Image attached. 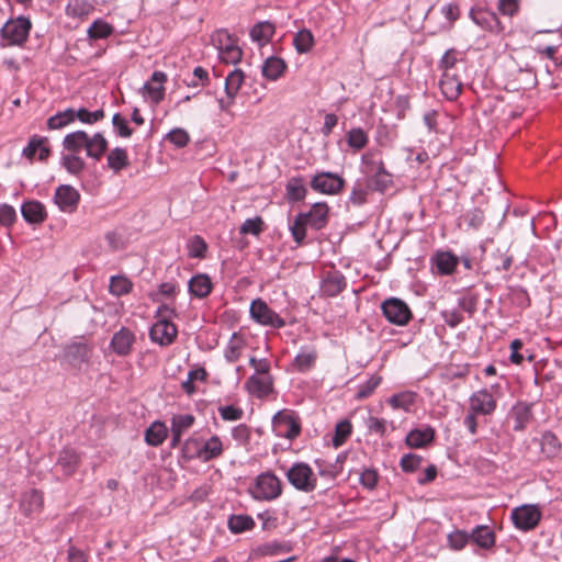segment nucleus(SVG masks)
Masks as SVG:
<instances>
[{"label":"nucleus","mask_w":562,"mask_h":562,"mask_svg":"<svg viewBox=\"0 0 562 562\" xmlns=\"http://www.w3.org/2000/svg\"><path fill=\"white\" fill-rule=\"evenodd\" d=\"M541 510L538 505L525 504L512 510L515 527L522 531L535 529L541 520Z\"/></svg>","instance_id":"423d86ee"},{"label":"nucleus","mask_w":562,"mask_h":562,"mask_svg":"<svg viewBox=\"0 0 562 562\" xmlns=\"http://www.w3.org/2000/svg\"><path fill=\"white\" fill-rule=\"evenodd\" d=\"M225 35L227 36L228 43L221 48L220 58L226 64L235 65L241 59L243 52L237 45L231 42L228 34L225 33Z\"/></svg>","instance_id":"a19ab883"},{"label":"nucleus","mask_w":562,"mask_h":562,"mask_svg":"<svg viewBox=\"0 0 562 562\" xmlns=\"http://www.w3.org/2000/svg\"><path fill=\"white\" fill-rule=\"evenodd\" d=\"M285 475L290 484L297 491L310 493L317 486V476L307 463H294Z\"/></svg>","instance_id":"39448f33"},{"label":"nucleus","mask_w":562,"mask_h":562,"mask_svg":"<svg viewBox=\"0 0 562 562\" xmlns=\"http://www.w3.org/2000/svg\"><path fill=\"white\" fill-rule=\"evenodd\" d=\"M74 122V109L69 108L64 111L57 112L55 115L47 120V128L61 130Z\"/></svg>","instance_id":"e433bc0d"},{"label":"nucleus","mask_w":562,"mask_h":562,"mask_svg":"<svg viewBox=\"0 0 562 562\" xmlns=\"http://www.w3.org/2000/svg\"><path fill=\"white\" fill-rule=\"evenodd\" d=\"M416 398V394L413 392H402L398 394H394L390 397L389 404L394 409H403L408 412L411 407L414 405Z\"/></svg>","instance_id":"37998d69"},{"label":"nucleus","mask_w":562,"mask_h":562,"mask_svg":"<svg viewBox=\"0 0 562 562\" xmlns=\"http://www.w3.org/2000/svg\"><path fill=\"white\" fill-rule=\"evenodd\" d=\"M112 124L119 136L127 138L133 134V130L128 126L127 121L120 114L115 113L112 117Z\"/></svg>","instance_id":"e2e57ef3"},{"label":"nucleus","mask_w":562,"mask_h":562,"mask_svg":"<svg viewBox=\"0 0 562 562\" xmlns=\"http://www.w3.org/2000/svg\"><path fill=\"white\" fill-rule=\"evenodd\" d=\"M43 143H48V138L44 136L33 135L26 147L23 148L22 154L27 159L32 160L34 156L38 153L40 147Z\"/></svg>","instance_id":"13d9d810"},{"label":"nucleus","mask_w":562,"mask_h":562,"mask_svg":"<svg viewBox=\"0 0 562 562\" xmlns=\"http://www.w3.org/2000/svg\"><path fill=\"white\" fill-rule=\"evenodd\" d=\"M308 226L319 231L326 226L328 220V206L326 203H315L306 213H300Z\"/></svg>","instance_id":"2eb2a0df"},{"label":"nucleus","mask_w":562,"mask_h":562,"mask_svg":"<svg viewBox=\"0 0 562 562\" xmlns=\"http://www.w3.org/2000/svg\"><path fill=\"white\" fill-rule=\"evenodd\" d=\"M263 229V221L261 217L257 216L255 218L246 220L240 226V234L247 235L251 234L258 236Z\"/></svg>","instance_id":"bf43d9fd"},{"label":"nucleus","mask_w":562,"mask_h":562,"mask_svg":"<svg viewBox=\"0 0 562 562\" xmlns=\"http://www.w3.org/2000/svg\"><path fill=\"white\" fill-rule=\"evenodd\" d=\"M89 355L90 348L83 342H72L65 348L66 360L75 367H79L87 362Z\"/></svg>","instance_id":"412c9836"},{"label":"nucleus","mask_w":562,"mask_h":562,"mask_svg":"<svg viewBox=\"0 0 562 562\" xmlns=\"http://www.w3.org/2000/svg\"><path fill=\"white\" fill-rule=\"evenodd\" d=\"M510 416L514 418V430L521 431L532 418L531 405L526 402H519L513 406Z\"/></svg>","instance_id":"393cba45"},{"label":"nucleus","mask_w":562,"mask_h":562,"mask_svg":"<svg viewBox=\"0 0 562 562\" xmlns=\"http://www.w3.org/2000/svg\"><path fill=\"white\" fill-rule=\"evenodd\" d=\"M218 413L222 419L227 422H236L243 418L244 411L234 405H226L218 407Z\"/></svg>","instance_id":"680f3d73"},{"label":"nucleus","mask_w":562,"mask_h":562,"mask_svg":"<svg viewBox=\"0 0 562 562\" xmlns=\"http://www.w3.org/2000/svg\"><path fill=\"white\" fill-rule=\"evenodd\" d=\"M31 30V21L24 16L9 20L2 25V40H7L10 45L22 44Z\"/></svg>","instance_id":"1a4fd4ad"},{"label":"nucleus","mask_w":562,"mask_h":562,"mask_svg":"<svg viewBox=\"0 0 562 562\" xmlns=\"http://www.w3.org/2000/svg\"><path fill=\"white\" fill-rule=\"evenodd\" d=\"M223 453V442L218 436H212L204 442H201V448L195 451L198 459L207 462L218 458Z\"/></svg>","instance_id":"aec40b11"},{"label":"nucleus","mask_w":562,"mask_h":562,"mask_svg":"<svg viewBox=\"0 0 562 562\" xmlns=\"http://www.w3.org/2000/svg\"><path fill=\"white\" fill-rule=\"evenodd\" d=\"M306 188L302 178H292L286 184V196L291 202H297L305 198Z\"/></svg>","instance_id":"79ce46f5"},{"label":"nucleus","mask_w":562,"mask_h":562,"mask_svg":"<svg viewBox=\"0 0 562 562\" xmlns=\"http://www.w3.org/2000/svg\"><path fill=\"white\" fill-rule=\"evenodd\" d=\"M113 26L103 20H95L88 30V35L93 40L106 38L113 33Z\"/></svg>","instance_id":"de8ad7c7"},{"label":"nucleus","mask_w":562,"mask_h":562,"mask_svg":"<svg viewBox=\"0 0 562 562\" xmlns=\"http://www.w3.org/2000/svg\"><path fill=\"white\" fill-rule=\"evenodd\" d=\"M134 340L135 337L131 330L127 328H121L114 334L111 340V347L119 356H126L130 353Z\"/></svg>","instance_id":"5701e85b"},{"label":"nucleus","mask_w":562,"mask_h":562,"mask_svg":"<svg viewBox=\"0 0 562 562\" xmlns=\"http://www.w3.org/2000/svg\"><path fill=\"white\" fill-rule=\"evenodd\" d=\"M386 424L387 423L385 419H381V418H378L374 416H369L366 419V425H367L368 429L374 434L380 435V436H384V434L386 431Z\"/></svg>","instance_id":"774afa93"},{"label":"nucleus","mask_w":562,"mask_h":562,"mask_svg":"<svg viewBox=\"0 0 562 562\" xmlns=\"http://www.w3.org/2000/svg\"><path fill=\"white\" fill-rule=\"evenodd\" d=\"M171 314H173V308L166 304L161 305L157 311V316L160 318L150 328V339L160 346L172 344L177 337L178 331L176 325L167 319Z\"/></svg>","instance_id":"7ed1b4c3"},{"label":"nucleus","mask_w":562,"mask_h":562,"mask_svg":"<svg viewBox=\"0 0 562 562\" xmlns=\"http://www.w3.org/2000/svg\"><path fill=\"white\" fill-rule=\"evenodd\" d=\"M133 289L132 281L124 276H114L110 280L109 291L114 296H122Z\"/></svg>","instance_id":"4c0bfd02"},{"label":"nucleus","mask_w":562,"mask_h":562,"mask_svg":"<svg viewBox=\"0 0 562 562\" xmlns=\"http://www.w3.org/2000/svg\"><path fill=\"white\" fill-rule=\"evenodd\" d=\"M167 138L179 148L187 146L190 140L189 134L182 128H175L168 135Z\"/></svg>","instance_id":"69168bd1"},{"label":"nucleus","mask_w":562,"mask_h":562,"mask_svg":"<svg viewBox=\"0 0 562 562\" xmlns=\"http://www.w3.org/2000/svg\"><path fill=\"white\" fill-rule=\"evenodd\" d=\"M381 380L382 379L380 376H371L369 380H367L363 384L359 386L357 397L362 400L370 396L379 386Z\"/></svg>","instance_id":"0e129e2a"},{"label":"nucleus","mask_w":562,"mask_h":562,"mask_svg":"<svg viewBox=\"0 0 562 562\" xmlns=\"http://www.w3.org/2000/svg\"><path fill=\"white\" fill-rule=\"evenodd\" d=\"M274 34V26L268 21L259 22L250 30V37L254 42L263 44L269 42Z\"/></svg>","instance_id":"72a5a7b5"},{"label":"nucleus","mask_w":562,"mask_h":562,"mask_svg":"<svg viewBox=\"0 0 562 562\" xmlns=\"http://www.w3.org/2000/svg\"><path fill=\"white\" fill-rule=\"evenodd\" d=\"M79 463L78 454L71 449H65L59 453L57 464L61 468L65 474L71 475Z\"/></svg>","instance_id":"f704fd0d"},{"label":"nucleus","mask_w":562,"mask_h":562,"mask_svg":"<svg viewBox=\"0 0 562 562\" xmlns=\"http://www.w3.org/2000/svg\"><path fill=\"white\" fill-rule=\"evenodd\" d=\"M193 423L194 417L190 414L175 415L171 418V431H177L182 435L193 425Z\"/></svg>","instance_id":"4d7b16f0"},{"label":"nucleus","mask_w":562,"mask_h":562,"mask_svg":"<svg viewBox=\"0 0 562 562\" xmlns=\"http://www.w3.org/2000/svg\"><path fill=\"white\" fill-rule=\"evenodd\" d=\"M471 542L483 550H491L495 546L496 535L486 525H479L470 532Z\"/></svg>","instance_id":"dca6fc26"},{"label":"nucleus","mask_w":562,"mask_h":562,"mask_svg":"<svg viewBox=\"0 0 562 562\" xmlns=\"http://www.w3.org/2000/svg\"><path fill=\"white\" fill-rule=\"evenodd\" d=\"M316 358L315 350H302L294 358L293 366L297 371L305 372L314 366Z\"/></svg>","instance_id":"a18cd8bd"},{"label":"nucleus","mask_w":562,"mask_h":562,"mask_svg":"<svg viewBox=\"0 0 562 562\" xmlns=\"http://www.w3.org/2000/svg\"><path fill=\"white\" fill-rule=\"evenodd\" d=\"M250 493L258 501H274L282 494V483L273 472H262L256 477Z\"/></svg>","instance_id":"20e7f679"},{"label":"nucleus","mask_w":562,"mask_h":562,"mask_svg":"<svg viewBox=\"0 0 562 562\" xmlns=\"http://www.w3.org/2000/svg\"><path fill=\"white\" fill-rule=\"evenodd\" d=\"M439 87L442 94L448 100H454L459 97L462 89V82L454 72L442 74L439 81Z\"/></svg>","instance_id":"4be33fe9"},{"label":"nucleus","mask_w":562,"mask_h":562,"mask_svg":"<svg viewBox=\"0 0 562 562\" xmlns=\"http://www.w3.org/2000/svg\"><path fill=\"white\" fill-rule=\"evenodd\" d=\"M93 5L88 0H71L66 7V14L71 18H86L93 11Z\"/></svg>","instance_id":"c9c22d12"},{"label":"nucleus","mask_w":562,"mask_h":562,"mask_svg":"<svg viewBox=\"0 0 562 562\" xmlns=\"http://www.w3.org/2000/svg\"><path fill=\"white\" fill-rule=\"evenodd\" d=\"M470 541V533L464 530H454L448 535V544L452 550H462Z\"/></svg>","instance_id":"5fc2aeb1"},{"label":"nucleus","mask_w":562,"mask_h":562,"mask_svg":"<svg viewBox=\"0 0 562 562\" xmlns=\"http://www.w3.org/2000/svg\"><path fill=\"white\" fill-rule=\"evenodd\" d=\"M54 202L64 213H74L80 202V193L69 184L59 186L54 194Z\"/></svg>","instance_id":"9d476101"},{"label":"nucleus","mask_w":562,"mask_h":562,"mask_svg":"<svg viewBox=\"0 0 562 562\" xmlns=\"http://www.w3.org/2000/svg\"><path fill=\"white\" fill-rule=\"evenodd\" d=\"M458 262V257L450 251H437L431 258L432 267L436 268L437 273L441 276L451 274Z\"/></svg>","instance_id":"a211bd4d"},{"label":"nucleus","mask_w":562,"mask_h":562,"mask_svg":"<svg viewBox=\"0 0 562 562\" xmlns=\"http://www.w3.org/2000/svg\"><path fill=\"white\" fill-rule=\"evenodd\" d=\"M105 116V112L102 109L95 110L93 112L87 110L86 108H80L78 110L74 109V121L79 120L85 124H93L103 120Z\"/></svg>","instance_id":"49530a36"},{"label":"nucleus","mask_w":562,"mask_h":562,"mask_svg":"<svg viewBox=\"0 0 562 562\" xmlns=\"http://www.w3.org/2000/svg\"><path fill=\"white\" fill-rule=\"evenodd\" d=\"M285 68L286 64L283 59L271 56L262 65V75L269 80H277L283 75Z\"/></svg>","instance_id":"2f4dec72"},{"label":"nucleus","mask_w":562,"mask_h":562,"mask_svg":"<svg viewBox=\"0 0 562 562\" xmlns=\"http://www.w3.org/2000/svg\"><path fill=\"white\" fill-rule=\"evenodd\" d=\"M108 167L114 172L120 173L130 166L127 150L122 147L111 149L106 156Z\"/></svg>","instance_id":"cd10ccee"},{"label":"nucleus","mask_w":562,"mask_h":562,"mask_svg":"<svg viewBox=\"0 0 562 562\" xmlns=\"http://www.w3.org/2000/svg\"><path fill=\"white\" fill-rule=\"evenodd\" d=\"M435 430L431 427L413 429L406 436V443L412 448H422L432 441Z\"/></svg>","instance_id":"7c9ffc66"},{"label":"nucleus","mask_w":562,"mask_h":562,"mask_svg":"<svg viewBox=\"0 0 562 562\" xmlns=\"http://www.w3.org/2000/svg\"><path fill=\"white\" fill-rule=\"evenodd\" d=\"M469 409L479 415H491L496 409V400L486 389L476 391L469 398Z\"/></svg>","instance_id":"4468645a"},{"label":"nucleus","mask_w":562,"mask_h":562,"mask_svg":"<svg viewBox=\"0 0 562 562\" xmlns=\"http://www.w3.org/2000/svg\"><path fill=\"white\" fill-rule=\"evenodd\" d=\"M472 21L484 30L495 31L498 29L499 22L496 14L484 9H472L470 11Z\"/></svg>","instance_id":"bb28decb"},{"label":"nucleus","mask_w":562,"mask_h":562,"mask_svg":"<svg viewBox=\"0 0 562 562\" xmlns=\"http://www.w3.org/2000/svg\"><path fill=\"white\" fill-rule=\"evenodd\" d=\"M274 431L279 436L293 439L299 436L301 426L293 415L288 412H278L272 419Z\"/></svg>","instance_id":"ddd939ff"},{"label":"nucleus","mask_w":562,"mask_h":562,"mask_svg":"<svg viewBox=\"0 0 562 562\" xmlns=\"http://www.w3.org/2000/svg\"><path fill=\"white\" fill-rule=\"evenodd\" d=\"M352 426L349 420L345 419L339 422L335 428L333 445L337 448L344 445L347 438L351 435Z\"/></svg>","instance_id":"603ef678"},{"label":"nucleus","mask_w":562,"mask_h":562,"mask_svg":"<svg viewBox=\"0 0 562 562\" xmlns=\"http://www.w3.org/2000/svg\"><path fill=\"white\" fill-rule=\"evenodd\" d=\"M344 186L345 180L331 172H321L311 181L313 190L325 194H337L342 190Z\"/></svg>","instance_id":"9b49d317"},{"label":"nucleus","mask_w":562,"mask_h":562,"mask_svg":"<svg viewBox=\"0 0 562 562\" xmlns=\"http://www.w3.org/2000/svg\"><path fill=\"white\" fill-rule=\"evenodd\" d=\"M458 61V52L453 48L448 49L439 61V69L442 74L452 72Z\"/></svg>","instance_id":"052dcab7"},{"label":"nucleus","mask_w":562,"mask_h":562,"mask_svg":"<svg viewBox=\"0 0 562 562\" xmlns=\"http://www.w3.org/2000/svg\"><path fill=\"white\" fill-rule=\"evenodd\" d=\"M249 366L255 370L254 374L266 375L270 373V361L266 358L258 359L256 357H251L249 359Z\"/></svg>","instance_id":"338daca9"},{"label":"nucleus","mask_w":562,"mask_h":562,"mask_svg":"<svg viewBox=\"0 0 562 562\" xmlns=\"http://www.w3.org/2000/svg\"><path fill=\"white\" fill-rule=\"evenodd\" d=\"M561 443L555 435L546 432L541 439V450L548 457H554L559 453Z\"/></svg>","instance_id":"8fccbe9b"},{"label":"nucleus","mask_w":562,"mask_h":562,"mask_svg":"<svg viewBox=\"0 0 562 562\" xmlns=\"http://www.w3.org/2000/svg\"><path fill=\"white\" fill-rule=\"evenodd\" d=\"M293 44L300 54L308 53L314 46V36L307 29L300 30L293 38Z\"/></svg>","instance_id":"58836bf2"},{"label":"nucleus","mask_w":562,"mask_h":562,"mask_svg":"<svg viewBox=\"0 0 562 562\" xmlns=\"http://www.w3.org/2000/svg\"><path fill=\"white\" fill-rule=\"evenodd\" d=\"M382 313L385 318L397 326L406 325L412 318V312L408 305L397 297L385 300L382 305Z\"/></svg>","instance_id":"0eeeda50"},{"label":"nucleus","mask_w":562,"mask_h":562,"mask_svg":"<svg viewBox=\"0 0 562 562\" xmlns=\"http://www.w3.org/2000/svg\"><path fill=\"white\" fill-rule=\"evenodd\" d=\"M254 519L248 515H233L228 519V528L233 533H240L252 529Z\"/></svg>","instance_id":"ea45409f"},{"label":"nucleus","mask_w":562,"mask_h":562,"mask_svg":"<svg viewBox=\"0 0 562 562\" xmlns=\"http://www.w3.org/2000/svg\"><path fill=\"white\" fill-rule=\"evenodd\" d=\"M63 147L70 153L86 149L88 157L100 160L108 149V140L101 133L90 137L85 131H76L67 134L63 139Z\"/></svg>","instance_id":"f03ea898"},{"label":"nucleus","mask_w":562,"mask_h":562,"mask_svg":"<svg viewBox=\"0 0 562 562\" xmlns=\"http://www.w3.org/2000/svg\"><path fill=\"white\" fill-rule=\"evenodd\" d=\"M362 172L367 176V187L371 191L385 193L394 186L393 175L386 170L382 158L373 151L362 155Z\"/></svg>","instance_id":"f257e3e1"},{"label":"nucleus","mask_w":562,"mask_h":562,"mask_svg":"<svg viewBox=\"0 0 562 562\" xmlns=\"http://www.w3.org/2000/svg\"><path fill=\"white\" fill-rule=\"evenodd\" d=\"M167 80V75L162 71H154L151 81L159 83L157 87L146 82L143 87L144 91L149 95L154 103H159L165 95V88L162 83Z\"/></svg>","instance_id":"c756f323"},{"label":"nucleus","mask_w":562,"mask_h":562,"mask_svg":"<svg viewBox=\"0 0 562 562\" xmlns=\"http://www.w3.org/2000/svg\"><path fill=\"white\" fill-rule=\"evenodd\" d=\"M168 429L161 422H154L145 431V441L153 447L160 446L167 438Z\"/></svg>","instance_id":"473e14b6"},{"label":"nucleus","mask_w":562,"mask_h":562,"mask_svg":"<svg viewBox=\"0 0 562 562\" xmlns=\"http://www.w3.org/2000/svg\"><path fill=\"white\" fill-rule=\"evenodd\" d=\"M23 218L31 224H41L46 217L45 206L38 201L25 202L21 207Z\"/></svg>","instance_id":"b1692460"},{"label":"nucleus","mask_w":562,"mask_h":562,"mask_svg":"<svg viewBox=\"0 0 562 562\" xmlns=\"http://www.w3.org/2000/svg\"><path fill=\"white\" fill-rule=\"evenodd\" d=\"M244 79L245 76L240 69L232 70L225 79V92L237 95Z\"/></svg>","instance_id":"09e8293b"},{"label":"nucleus","mask_w":562,"mask_h":562,"mask_svg":"<svg viewBox=\"0 0 562 562\" xmlns=\"http://www.w3.org/2000/svg\"><path fill=\"white\" fill-rule=\"evenodd\" d=\"M61 165L69 173L75 176L79 175L86 166L85 160L75 154L64 155Z\"/></svg>","instance_id":"3c124183"},{"label":"nucleus","mask_w":562,"mask_h":562,"mask_svg":"<svg viewBox=\"0 0 562 562\" xmlns=\"http://www.w3.org/2000/svg\"><path fill=\"white\" fill-rule=\"evenodd\" d=\"M306 226L307 223L304 221L303 216L300 214L295 217L293 223L290 225L291 235L294 241L301 246L304 243L306 236Z\"/></svg>","instance_id":"864d4df0"},{"label":"nucleus","mask_w":562,"mask_h":562,"mask_svg":"<svg viewBox=\"0 0 562 562\" xmlns=\"http://www.w3.org/2000/svg\"><path fill=\"white\" fill-rule=\"evenodd\" d=\"M291 550L292 546L290 543L274 540L256 547L252 550V555L256 558L273 557L279 553L290 552Z\"/></svg>","instance_id":"c85d7f7f"},{"label":"nucleus","mask_w":562,"mask_h":562,"mask_svg":"<svg viewBox=\"0 0 562 562\" xmlns=\"http://www.w3.org/2000/svg\"><path fill=\"white\" fill-rule=\"evenodd\" d=\"M213 288V283L207 274L199 273L189 281V292L198 299L206 297Z\"/></svg>","instance_id":"a878e982"},{"label":"nucleus","mask_w":562,"mask_h":562,"mask_svg":"<svg viewBox=\"0 0 562 562\" xmlns=\"http://www.w3.org/2000/svg\"><path fill=\"white\" fill-rule=\"evenodd\" d=\"M43 505V493L34 488L24 492L20 501L21 509L26 516L40 513Z\"/></svg>","instance_id":"6ab92c4d"},{"label":"nucleus","mask_w":562,"mask_h":562,"mask_svg":"<svg viewBox=\"0 0 562 562\" xmlns=\"http://www.w3.org/2000/svg\"><path fill=\"white\" fill-rule=\"evenodd\" d=\"M207 245L204 239L198 235L193 236L188 244V252L191 258H204Z\"/></svg>","instance_id":"6e6d98bb"},{"label":"nucleus","mask_w":562,"mask_h":562,"mask_svg":"<svg viewBox=\"0 0 562 562\" xmlns=\"http://www.w3.org/2000/svg\"><path fill=\"white\" fill-rule=\"evenodd\" d=\"M245 389L257 398L268 397L274 391L273 376L271 374H251L245 382Z\"/></svg>","instance_id":"f8f14e48"},{"label":"nucleus","mask_w":562,"mask_h":562,"mask_svg":"<svg viewBox=\"0 0 562 562\" xmlns=\"http://www.w3.org/2000/svg\"><path fill=\"white\" fill-rule=\"evenodd\" d=\"M346 288V279L341 272L334 270L327 272L322 281V292L327 296H336Z\"/></svg>","instance_id":"f3484780"},{"label":"nucleus","mask_w":562,"mask_h":562,"mask_svg":"<svg viewBox=\"0 0 562 562\" xmlns=\"http://www.w3.org/2000/svg\"><path fill=\"white\" fill-rule=\"evenodd\" d=\"M250 316L262 326H270L272 328H282L285 326L284 319L271 310L261 299L251 302Z\"/></svg>","instance_id":"6e6552de"},{"label":"nucleus","mask_w":562,"mask_h":562,"mask_svg":"<svg viewBox=\"0 0 562 562\" xmlns=\"http://www.w3.org/2000/svg\"><path fill=\"white\" fill-rule=\"evenodd\" d=\"M368 142V134L361 127H353L347 134V144L355 150H361Z\"/></svg>","instance_id":"c03bdc74"}]
</instances>
